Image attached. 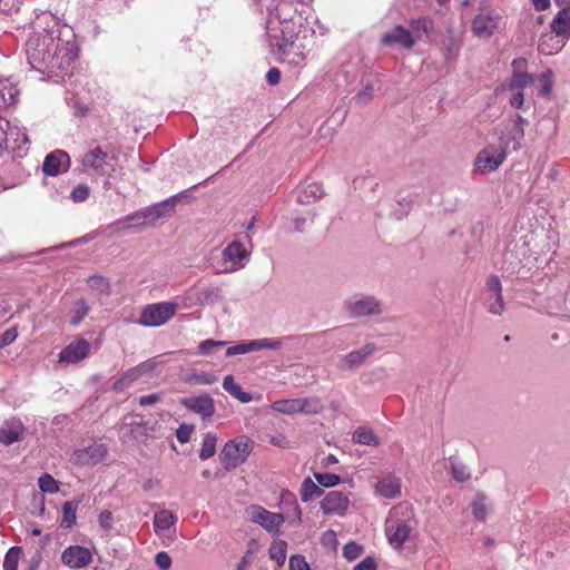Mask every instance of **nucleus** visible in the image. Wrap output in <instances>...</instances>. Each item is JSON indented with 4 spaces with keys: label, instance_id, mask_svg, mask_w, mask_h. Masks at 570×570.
<instances>
[{
    "label": "nucleus",
    "instance_id": "f257e3e1",
    "mask_svg": "<svg viewBox=\"0 0 570 570\" xmlns=\"http://www.w3.org/2000/svg\"><path fill=\"white\" fill-rule=\"evenodd\" d=\"M37 26L41 30L31 33L26 42L28 63L51 81L65 82L78 58L72 31L61 28L51 13L38 17Z\"/></svg>",
    "mask_w": 570,
    "mask_h": 570
},
{
    "label": "nucleus",
    "instance_id": "f03ea898",
    "mask_svg": "<svg viewBox=\"0 0 570 570\" xmlns=\"http://www.w3.org/2000/svg\"><path fill=\"white\" fill-rule=\"evenodd\" d=\"M261 12L277 19L266 22V35L269 47L279 57L298 55L295 39L301 26V16L297 14V0H253Z\"/></svg>",
    "mask_w": 570,
    "mask_h": 570
},
{
    "label": "nucleus",
    "instance_id": "7ed1b4c3",
    "mask_svg": "<svg viewBox=\"0 0 570 570\" xmlns=\"http://www.w3.org/2000/svg\"><path fill=\"white\" fill-rule=\"evenodd\" d=\"M416 527L414 512L407 502L393 507L385 521V533L392 547L400 549Z\"/></svg>",
    "mask_w": 570,
    "mask_h": 570
},
{
    "label": "nucleus",
    "instance_id": "20e7f679",
    "mask_svg": "<svg viewBox=\"0 0 570 570\" xmlns=\"http://www.w3.org/2000/svg\"><path fill=\"white\" fill-rule=\"evenodd\" d=\"M254 442L246 435L238 436L225 443L220 452V462L229 471L243 464L253 450Z\"/></svg>",
    "mask_w": 570,
    "mask_h": 570
},
{
    "label": "nucleus",
    "instance_id": "39448f33",
    "mask_svg": "<svg viewBox=\"0 0 570 570\" xmlns=\"http://www.w3.org/2000/svg\"><path fill=\"white\" fill-rule=\"evenodd\" d=\"M188 197L189 196L185 191H181L168 197L165 200L140 208L139 212L141 214L145 226H151L157 220L171 216V214L175 212L177 203L183 199H187Z\"/></svg>",
    "mask_w": 570,
    "mask_h": 570
},
{
    "label": "nucleus",
    "instance_id": "423d86ee",
    "mask_svg": "<svg viewBox=\"0 0 570 570\" xmlns=\"http://www.w3.org/2000/svg\"><path fill=\"white\" fill-rule=\"evenodd\" d=\"M177 304L173 302H161L147 305L138 323L146 327H157L167 323L176 313Z\"/></svg>",
    "mask_w": 570,
    "mask_h": 570
},
{
    "label": "nucleus",
    "instance_id": "0eeeda50",
    "mask_svg": "<svg viewBox=\"0 0 570 570\" xmlns=\"http://www.w3.org/2000/svg\"><path fill=\"white\" fill-rule=\"evenodd\" d=\"M151 507L158 508L153 519L155 533L163 541L168 540L169 542H173L176 538V523L178 521V517L167 509L159 508L157 503H153Z\"/></svg>",
    "mask_w": 570,
    "mask_h": 570
},
{
    "label": "nucleus",
    "instance_id": "6e6552de",
    "mask_svg": "<svg viewBox=\"0 0 570 570\" xmlns=\"http://www.w3.org/2000/svg\"><path fill=\"white\" fill-rule=\"evenodd\" d=\"M247 511L250 521L259 524L269 533H279L281 527L284 523V515L282 513L268 511L261 505H252Z\"/></svg>",
    "mask_w": 570,
    "mask_h": 570
},
{
    "label": "nucleus",
    "instance_id": "1a4fd4ad",
    "mask_svg": "<svg viewBox=\"0 0 570 570\" xmlns=\"http://www.w3.org/2000/svg\"><path fill=\"white\" fill-rule=\"evenodd\" d=\"M141 214L138 210L121 217L107 226V232L115 237H121L144 229Z\"/></svg>",
    "mask_w": 570,
    "mask_h": 570
},
{
    "label": "nucleus",
    "instance_id": "9d476101",
    "mask_svg": "<svg viewBox=\"0 0 570 570\" xmlns=\"http://www.w3.org/2000/svg\"><path fill=\"white\" fill-rule=\"evenodd\" d=\"M282 341L277 338H256L249 341H242L226 350V356L244 355L250 352L261 351L264 348L278 350Z\"/></svg>",
    "mask_w": 570,
    "mask_h": 570
},
{
    "label": "nucleus",
    "instance_id": "9b49d317",
    "mask_svg": "<svg viewBox=\"0 0 570 570\" xmlns=\"http://www.w3.org/2000/svg\"><path fill=\"white\" fill-rule=\"evenodd\" d=\"M106 455V446L94 443L87 448L75 450L70 456V462L79 466H94L101 462Z\"/></svg>",
    "mask_w": 570,
    "mask_h": 570
},
{
    "label": "nucleus",
    "instance_id": "f8f14e48",
    "mask_svg": "<svg viewBox=\"0 0 570 570\" xmlns=\"http://www.w3.org/2000/svg\"><path fill=\"white\" fill-rule=\"evenodd\" d=\"M180 404L203 420H207L215 414L214 399L207 393L183 397Z\"/></svg>",
    "mask_w": 570,
    "mask_h": 570
},
{
    "label": "nucleus",
    "instance_id": "ddd939ff",
    "mask_svg": "<svg viewBox=\"0 0 570 570\" xmlns=\"http://www.w3.org/2000/svg\"><path fill=\"white\" fill-rule=\"evenodd\" d=\"M512 78L505 91L523 90L534 83V77L527 72L528 61L524 58H517L511 63Z\"/></svg>",
    "mask_w": 570,
    "mask_h": 570
},
{
    "label": "nucleus",
    "instance_id": "4468645a",
    "mask_svg": "<svg viewBox=\"0 0 570 570\" xmlns=\"http://www.w3.org/2000/svg\"><path fill=\"white\" fill-rule=\"evenodd\" d=\"M114 159V156H109L100 146H97L82 157V166L86 170L91 169L96 173L106 174L112 169Z\"/></svg>",
    "mask_w": 570,
    "mask_h": 570
},
{
    "label": "nucleus",
    "instance_id": "2eb2a0df",
    "mask_svg": "<svg viewBox=\"0 0 570 570\" xmlns=\"http://www.w3.org/2000/svg\"><path fill=\"white\" fill-rule=\"evenodd\" d=\"M92 561L91 551L82 546H69L61 553V562L70 569H80Z\"/></svg>",
    "mask_w": 570,
    "mask_h": 570
},
{
    "label": "nucleus",
    "instance_id": "dca6fc26",
    "mask_svg": "<svg viewBox=\"0 0 570 570\" xmlns=\"http://www.w3.org/2000/svg\"><path fill=\"white\" fill-rule=\"evenodd\" d=\"M350 505V499L342 491H331L321 501V509L324 514L343 517Z\"/></svg>",
    "mask_w": 570,
    "mask_h": 570
},
{
    "label": "nucleus",
    "instance_id": "f3484780",
    "mask_svg": "<svg viewBox=\"0 0 570 570\" xmlns=\"http://www.w3.org/2000/svg\"><path fill=\"white\" fill-rule=\"evenodd\" d=\"M89 348L90 345L88 341L85 338H79L63 347L58 355V360L60 363L75 364L77 362L85 360L88 356Z\"/></svg>",
    "mask_w": 570,
    "mask_h": 570
},
{
    "label": "nucleus",
    "instance_id": "a211bd4d",
    "mask_svg": "<svg viewBox=\"0 0 570 570\" xmlns=\"http://www.w3.org/2000/svg\"><path fill=\"white\" fill-rule=\"evenodd\" d=\"M347 308L354 316H370L382 312L381 304L373 296H362L347 302Z\"/></svg>",
    "mask_w": 570,
    "mask_h": 570
},
{
    "label": "nucleus",
    "instance_id": "6ab92c4d",
    "mask_svg": "<svg viewBox=\"0 0 570 570\" xmlns=\"http://www.w3.org/2000/svg\"><path fill=\"white\" fill-rule=\"evenodd\" d=\"M70 158L66 151L55 150L46 156L42 170L49 176H57L69 169Z\"/></svg>",
    "mask_w": 570,
    "mask_h": 570
},
{
    "label": "nucleus",
    "instance_id": "aec40b11",
    "mask_svg": "<svg viewBox=\"0 0 570 570\" xmlns=\"http://www.w3.org/2000/svg\"><path fill=\"white\" fill-rule=\"evenodd\" d=\"M381 41L384 46L390 47V46L399 45L402 48L407 49V50L412 49L413 46L415 45L414 37L412 36V32L409 29H406L400 24L394 27L392 30L385 32L382 36Z\"/></svg>",
    "mask_w": 570,
    "mask_h": 570
},
{
    "label": "nucleus",
    "instance_id": "412c9836",
    "mask_svg": "<svg viewBox=\"0 0 570 570\" xmlns=\"http://www.w3.org/2000/svg\"><path fill=\"white\" fill-rule=\"evenodd\" d=\"M402 482L395 474L382 476L375 484V494L385 499H396L401 495Z\"/></svg>",
    "mask_w": 570,
    "mask_h": 570
},
{
    "label": "nucleus",
    "instance_id": "4be33fe9",
    "mask_svg": "<svg viewBox=\"0 0 570 570\" xmlns=\"http://www.w3.org/2000/svg\"><path fill=\"white\" fill-rule=\"evenodd\" d=\"M375 350L374 344L367 343L360 350L352 351L347 355L343 356L338 364L337 368L342 371H348L354 367L360 366L363 364V362L366 360L367 356H370Z\"/></svg>",
    "mask_w": 570,
    "mask_h": 570
},
{
    "label": "nucleus",
    "instance_id": "5701e85b",
    "mask_svg": "<svg viewBox=\"0 0 570 570\" xmlns=\"http://www.w3.org/2000/svg\"><path fill=\"white\" fill-rule=\"evenodd\" d=\"M223 256L226 262L232 263L235 269L244 267L248 253L239 242H232L224 250Z\"/></svg>",
    "mask_w": 570,
    "mask_h": 570
},
{
    "label": "nucleus",
    "instance_id": "b1692460",
    "mask_svg": "<svg viewBox=\"0 0 570 570\" xmlns=\"http://www.w3.org/2000/svg\"><path fill=\"white\" fill-rule=\"evenodd\" d=\"M18 95L19 89L11 78L0 79V109L14 106Z\"/></svg>",
    "mask_w": 570,
    "mask_h": 570
},
{
    "label": "nucleus",
    "instance_id": "393cba45",
    "mask_svg": "<svg viewBox=\"0 0 570 570\" xmlns=\"http://www.w3.org/2000/svg\"><path fill=\"white\" fill-rule=\"evenodd\" d=\"M498 26L495 18L488 14H478L472 22L473 33L482 39L489 38Z\"/></svg>",
    "mask_w": 570,
    "mask_h": 570
},
{
    "label": "nucleus",
    "instance_id": "a878e982",
    "mask_svg": "<svg viewBox=\"0 0 570 570\" xmlns=\"http://www.w3.org/2000/svg\"><path fill=\"white\" fill-rule=\"evenodd\" d=\"M324 195L323 187L317 183L301 186L296 191V200L299 204H311Z\"/></svg>",
    "mask_w": 570,
    "mask_h": 570
},
{
    "label": "nucleus",
    "instance_id": "bb28decb",
    "mask_svg": "<svg viewBox=\"0 0 570 570\" xmlns=\"http://www.w3.org/2000/svg\"><path fill=\"white\" fill-rule=\"evenodd\" d=\"M551 30L557 36L569 37L570 36V7L563 8L558 12L551 22Z\"/></svg>",
    "mask_w": 570,
    "mask_h": 570
},
{
    "label": "nucleus",
    "instance_id": "cd10ccee",
    "mask_svg": "<svg viewBox=\"0 0 570 570\" xmlns=\"http://www.w3.org/2000/svg\"><path fill=\"white\" fill-rule=\"evenodd\" d=\"M499 167V157L482 150L478 154L474 163V170L480 174L494 171Z\"/></svg>",
    "mask_w": 570,
    "mask_h": 570
},
{
    "label": "nucleus",
    "instance_id": "c85d7f7f",
    "mask_svg": "<svg viewBox=\"0 0 570 570\" xmlns=\"http://www.w3.org/2000/svg\"><path fill=\"white\" fill-rule=\"evenodd\" d=\"M81 498L77 500L66 501L62 504V518L60 525L63 529L72 528L77 522V510L79 504L81 503Z\"/></svg>",
    "mask_w": 570,
    "mask_h": 570
},
{
    "label": "nucleus",
    "instance_id": "c756f323",
    "mask_svg": "<svg viewBox=\"0 0 570 570\" xmlns=\"http://www.w3.org/2000/svg\"><path fill=\"white\" fill-rule=\"evenodd\" d=\"M444 57L446 60H454L460 52L461 48V36L455 33L453 29H448L444 38Z\"/></svg>",
    "mask_w": 570,
    "mask_h": 570
},
{
    "label": "nucleus",
    "instance_id": "7c9ffc66",
    "mask_svg": "<svg viewBox=\"0 0 570 570\" xmlns=\"http://www.w3.org/2000/svg\"><path fill=\"white\" fill-rule=\"evenodd\" d=\"M433 20L430 17H420L410 21L411 32L416 40H423L433 29Z\"/></svg>",
    "mask_w": 570,
    "mask_h": 570
},
{
    "label": "nucleus",
    "instance_id": "2f4dec72",
    "mask_svg": "<svg viewBox=\"0 0 570 570\" xmlns=\"http://www.w3.org/2000/svg\"><path fill=\"white\" fill-rule=\"evenodd\" d=\"M224 390L233 397L237 399L242 403H249L253 400L250 393L243 391L239 384H237L233 375H226L223 380Z\"/></svg>",
    "mask_w": 570,
    "mask_h": 570
},
{
    "label": "nucleus",
    "instance_id": "473e14b6",
    "mask_svg": "<svg viewBox=\"0 0 570 570\" xmlns=\"http://www.w3.org/2000/svg\"><path fill=\"white\" fill-rule=\"evenodd\" d=\"M353 441L368 446H377L380 444L379 438L368 426H358L353 433Z\"/></svg>",
    "mask_w": 570,
    "mask_h": 570
},
{
    "label": "nucleus",
    "instance_id": "72a5a7b5",
    "mask_svg": "<svg viewBox=\"0 0 570 570\" xmlns=\"http://www.w3.org/2000/svg\"><path fill=\"white\" fill-rule=\"evenodd\" d=\"M324 491L322 490L321 485L315 483L311 478H306L299 490L301 500L303 502L312 501L316 498H320Z\"/></svg>",
    "mask_w": 570,
    "mask_h": 570
},
{
    "label": "nucleus",
    "instance_id": "f704fd0d",
    "mask_svg": "<svg viewBox=\"0 0 570 570\" xmlns=\"http://www.w3.org/2000/svg\"><path fill=\"white\" fill-rule=\"evenodd\" d=\"M272 410L282 414L293 415L299 413L298 399H284L272 403Z\"/></svg>",
    "mask_w": 570,
    "mask_h": 570
},
{
    "label": "nucleus",
    "instance_id": "c9c22d12",
    "mask_svg": "<svg viewBox=\"0 0 570 570\" xmlns=\"http://www.w3.org/2000/svg\"><path fill=\"white\" fill-rule=\"evenodd\" d=\"M287 543L284 540H275L269 548V558L278 566H283L286 560Z\"/></svg>",
    "mask_w": 570,
    "mask_h": 570
},
{
    "label": "nucleus",
    "instance_id": "e433bc0d",
    "mask_svg": "<svg viewBox=\"0 0 570 570\" xmlns=\"http://www.w3.org/2000/svg\"><path fill=\"white\" fill-rule=\"evenodd\" d=\"M140 372L137 371L136 366L126 371L115 383L114 390L121 391L125 387L129 386L131 383L141 379Z\"/></svg>",
    "mask_w": 570,
    "mask_h": 570
},
{
    "label": "nucleus",
    "instance_id": "4c0bfd02",
    "mask_svg": "<svg viewBox=\"0 0 570 570\" xmlns=\"http://www.w3.org/2000/svg\"><path fill=\"white\" fill-rule=\"evenodd\" d=\"M90 308L85 299H78L72 309H71V317H70V324L73 326L79 325L83 318L88 315Z\"/></svg>",
    "mask_w": 570,
    "mask_h": 570
},
{
    "label": "nucleus",
    "instance_id": "58836bf2",
    "mask_svg": "<svg viewBox=\"0 0 570 570\" xmlns=\"http://www.w3.org/2000/svg\"><path fill=\"white\" fill-rule=\"evenodd\" d=\"M216 441H217V439L214 434H212V433L205 434L203 442H202V448L199 451V458L203 461L208 460L212 456H214V454L216 453Z\"/></svg>",
    "mask_w": 570,
    "mask_h": 570
},
{
    "label": "nucleus",
    "instance_id": "ea45409f",
    "mask_svg": "<svg viewBox=\"0 0 570 570\" xmlns=\"http://www.w3.org/2000/svg\"><path fill=\"white\" fill-rule=\"evenodd\" d=\"M21 425L16 424L13 426H7L0 429V443L4 445H10L18 441L19 435L21 433Z\"/></svg>",
    "mask_w": 570,
    "mask_h": 570
},
{
    "label": "nucleus",
    "instance_id": "a19ab883",
    "mask_svg": "<svg viewBox=\"0 0 570 570\" xmlns=\"http://www.w3.org/2000/svg\"><path fill=\"white\" fill-rule=\"evenodd\" d=\"M42 493L53 494L59 492V482L49 473H43L38 480Z\"/></svg>",
    "mask_w": 570,
    "mask_h": 570
},
{
    "label": "nucleus",
    "instance_id": "79ce46f5",
    "mask_svg": "<svg viewBox=\"0 0 570 570\" xmlns=\"http://www.w3.org/2000/svg\"><path fill=\"white\" fill-rule=\"evenodd\" d=\"M88 286L100 294H108L110 291L109 281L101 275H92L87 279Z\"/></svg>",
    "mask_w": 570,
    "mask_h": 570
},
{
    "label": "nucleus",
    "instance_id": "37998d69",
    "mask_svg": "<svg viewBox=\"0 0 570 570\" xmlns=\"http://www.w3.org/2000/svg\"><path fill=\"white\" fill-rule=\"evenodd\" d=\"M489 289L491 292V298L493 303L490 304L489 312L492 314L499 313V276L492 275L488 282Z\"/></svg>",
    "mask_w": 570,
    "mask_h": 570
},
{
    "label": "nucleus",
    "instance_id": "c03bdc74",
    "mask_svg": "<svg viewBox=\"0 0 570 570\" xmlns=\"http://www.w3.org/2000/svg\"><path fill=\"white\" fill-rule=\"evenodd\" d=\"M20 547H12L8 550L3 560V570H18V561L21 556Z\"/></svg>",
    "mask_w": 570,
    "mask_h": 570
},
{
    "label": "nucleus",
    "instance_id": "a18cd8bd",
    "mask_svg": "<svg viewBox=\"0 0 570 570\" xmlns=\"http://www.w3.org/2000/svg\"><path fill=\"white\" fill-rule=\"evenodd\" d=\"M298 403L301 407L299 413L316 414L322 410V404L316 397L298 399Z\"/></svg>",
    "mask_w": 570,
    "mask_h": 570
},
{
    "label": "nucleus",
    "instance_id": "49530a36",
    "mask_svg": "<svg viewBox=\"0 0 570 570\" xmlns=\"http://www.w3.org/2000/svg\"><path fill=\"white\" fill-rule=\"evenodd\" d=\"M314 478L321 487L333 488L341 482V476L335 473L315 472Z\"/></svg>",
    "mask_w": 570,
    "mask_h": 570
},
{
    "label": "nucleus",
    "instance_id": "de8ad7c7",
    "mask_svg": "<svg viewBox=\"0 0 570 570\" xmlns=\"http://www.w3.org/2000/svg\"><path fill=\"white\" fill-rule=\"evenodd\" d=\"M6 140H9V142H29L24 130L20 129L18 126L11 125L10 121L9 128L6 129Z\"/></svg>",
    "mask_w": 570,
    "mask_h": 570
},
{
    "label": "nucleus",
    "instance_id": "09e8293b",
    "mask_svg": "<svg viewBox=\"0 0 570 570\" xmlns=\"http://www.w3.org/2000/svg\"><path fill=\"white\" fill-rule=\"evenodd\" d=\"M540 82V92L542 96L548 97L551 94L552 87H553V72L550 69H547L543 71L539 78Z\"/></svg>",
    "mask_w": 570,
    "mask_h": 570
},
{
    "label": "nucleus",
    "instance_id": "8fccbe9b",
    "mask_svg": "<svg viewBox=\"0 0 570 570\" xmlns=\"http://www.w3.org/2000/svg\"><path fill=\"white\" fill-rule=\"evenodd\" d=\"M90 195V188L86 184H79L72 188L70 198L75 203H83Z\"/></svg>",
    "mask_w": 570,
    "mask_h": 570
},
{
    "label": "nucleus",
    "instance_id": "3c124183",
    "mask_svg": "<svg viewBox=\"0 0 570 570\" xmlns=\"http://www.w3.org/2000/svg\"><path fill=\"white\" fill-rule=\"evenodd\" d=\"M158 365L159 362L157 361L156 357H154L139 363L138 365H136V368L138 372H140L142 377H151L153 373L155 372Z\"/></svg>",
    "mask_w": 570,
    "mask_h": 570
},
{
    "label": "nucleus",
    "instance_id": "603ef678",
    "mask_svg": "<svg viewBox=\"0 0 570 570\" xmlns=\"http://www.w3.org/2000/svg\"><path fill=\"white\" fill-rule=\"evenodd\" d=\"M227 342L225 341H215V340H205L202 341L198 350L202 355H209L214 353V351L218 347L225 346Z\"/></svg>",
    "mask_w": 570,
    "mask_h": 570
},
{
    "label": "nucleus",
    "instance_id": "864d4df0",
    "mask_svg": "<svg viewBox=\"0 0 570 570\" xmlns=\"http://www.w3.org/2000/svg\"><path fill=\"white\" fill-rule=\"evenodd\" d=\"M363 552V548L355 543V542H348L343 548V556L350 561H353L357 559Z\"/></svg>",
    "mask_w": 570,
    "mask_h": 570
},
{
    "label": "nucleus",
    "instance_id": "5fc2aeb1",
    "mask_svg": "<svg viewBox=\"0 0 570 570\" xmlns=\"http://www.w3.org/2000/svg\"><path fill=\"white\" fill-rule=\"evenodd\" d=\"M397 208H395L393 212H392V216L395 218V219H402L403 217H405L407 215V213L410 212L411 209V200L407 199V198H402V199H399L397 200Z\"/></svg>",
    "mask_w": 570,
    "mask_h": 570
},
{
    "label": "nucleus",
    "instance_id": "6e6d98bb",
    "mask_svg": "<svg viewBox=\"0 0 570 570\" xmlns=\"http://www.w3.org/2000/svg\"><path fill=\"white\" fill-rule=\"evenodd\" d=\"M190 381L200 385H210L217 381V377L207 372H199L191 374Z\"/></svg>",
    "mask_w": 570,
    "mask_h": 570
},
{
    "label": "nucleus",
    "instance_id": "4d7b16f0",
    "mask_svg": "<svg viewBox=\"0 0 570 570\" xmlns=\"http://www.w3.org/2000/svg\"><path fill=\"white\" fill-rule=\"evenodd\" d=\"M219 298V289L217 287H208L199 292L198 301L202 303H214Z\"/></svg>",
    "mask_w": 570,
    "mask_h": 570
},
{
    "label": "nucleus",
    "instance_id": "13d9d810",
    "mask_svg": "<svg viewBox=\"0 0 570 570\" xmlns=\"http://www.w3.org/2000/svg\"><path fill=\"white\" fill-rule=\"evenodd\" d=\"M98 523L105 531H110L114 527V515L109 510H104L98 515Z\"/></svg>",
    "mask_w": 570,
    "mask_h": 570
},
{
    "label": "nucleus",
    "instance_id": "bf43d9fd",
    "mask_svg": "<svg viewBox=\"0 0 570 570\" xmlns=\"http://www.w3.org/2000/svg\"><path fill=\"white\" fill-rule=\"evenodd\" d=\"M374 88L371 83H367L356 96L355 100L358 105H366L373 98Z\"/></svg>",
    "mask_w": 570,
    "mask_h": 570
},
{
    "label": "nucleus",
    "instance_id": "052dcab7",
    "mask_svg": "<svg viewBox=\"0 0 570 570\" xmlns=\"http://www.w3.org/2000/svg\"><path fill=\"white\" fill-rule=\"evenodd\" d=\"M472 512H473V515L475 517V519L478 520H484L485 519V514H487V510H485V504H484V500L482 497H476L472 503Z\"/></svg>",
    "mask_w": 570,
    "mask_h": 570
},
{
    "label": "nucleus",
    "instance_id": "680f3d73",
    "mask_svg": "<svg viewBox=\"0 0 570 570\" xmlns=\"http://www.w3.org/2000/svg\"><path fill=\"white\" fill-rule=\"evenodd\" d=\"M193 431H194L193 425L181 424L176 430V438L180 443H187L190 440Z\"/></svg>",
    "mask_w": 570,
    "mask_h": 570
},
{
    "label": "nucleus",
    "instance_id": "e2e57ef3",
    "mask_svg": "<svg viewBox=\"0 0 570 570\" xmlns=\"http://www.w3.org/2000/svg\"><path fill=\"white\" fill-rule=\"evenodd\" d=\"M451 470L453 479L458 482H464L469 478V472L463 464L452 462Z\"/></svg>",
    "mask_w": 570,
    "mask_h": 570
},
{
    "label": "nucleus",
    "instance_id": "0e129e2a",
    "mask_svg": "<svg viewBox=\"0 0 570 570\" xmlns=\"http://www.w3.org/2000/svg\"><path fill=\"white\" fill-rule=\"evenodd\" d=\"M289 569L291 570H309V566L303 556L294 554L289 558Z\"/></svg>",
    "mask_w": 570,
    "mask_h": 570
},
{
    "label": "nucleus",
    "instance_id": "69168bd1",
    "mask_svg": "<svg viewBox=\"0 0 570 570\" xmlns=\"http://www.w3.org/2000/svg\"><path fill=\"white\" fill-rule=\"evenodd\" d=\"M171 562L173 561L170 556L165 551L158 552L155 557V563L159 570H168L171 566Z\"/></svg>",
    "mask_w": 570,
    "mask_h": 570
},
{
    "label": "nucleus",
    "instance_id": "338daca9",
    "mask_svg": "<svg viewBox=\"0 0 570 570\" xmlns=\"http://www.w3.org/2000/svg\"><path fill=\"white\" fill-rule=\"evenodd\" d=\"M18 336L17 327L8 328L2 335H0V348H3L16 341Z\"/></svg>",
    "mask_w": 570,
    "mask_h": 570
},
{
    "label": "nucleus",
    "instance_id": "774afa93",
    "mask_svg": "<svg viewBox=\"0 0 570 570\" xmlns=\"http://www.w3.org/2000/svg\"><path fill=\"white\" fill-rule=\"evenodd\" d=\"M354 570H377V564L373 557H366L354 567Z\"/></svg>",
    "mask_w": 570,
    "mask_h": 570
}]
</instances>
